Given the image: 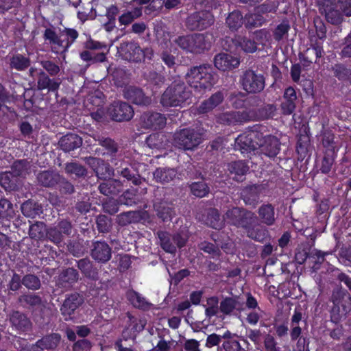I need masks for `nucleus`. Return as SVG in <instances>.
I'll return each instance as SVG.
<instances>
[{"instance_id":"1","label":"nucleus","mask_w":351,"mask_h":351,"mask_svg":"<svg viewBox=\"0 0 351 351\" xmlns=\"http://www.w3.org/2000/svg\"><path fill=\"white\" fill-rule=\"evenodd\" d=\"M186 79L195 95L210 90L217 82L212 67L207 64L192 68L186 74Z\"/></svg>"},{"instance_id":"2","label":"nucleus","mask_w":351,"mask_h":351,"mask_svg":"<svg viewBox=\"0 0 351 351\" xmlns=\"http://www.w3.org/2000/svg\"><path fill=\"white\" fill-rule=\"evenodd\" d=\"M255 219L253 214L250 212H244L238 208H233L232 210H228L224 218V220L227 221L228 223L247 228L249 237L258 241H263L267 237V230L265 229H259V228H256L255 230L254 228H250L247 225L248 220L250 221V224L251 225Z\"/></svg>"},{"instance_id":"3","label":"nucleus","mask_w":351,"mask_h":351,"mask_svg":"<svg viewBox=\"0 0 351 351\" xmlns=\"http://www.w3.org/2000/svg\"><path fill=\"white\" fill-rule=\"evenodd\" d=\"M191 101V93L180 80H175L164 92L160 103L166 107H184Z\"/></svg>"},{"instance_id":"4","label":"nucleus","mask_w":351,"mask_h":351,"mask_svg":"<svg viewBox=\"0 0 351 351\" xmlns=\"http://www.w3.org/2000/svg\"><path fill=\"white\" fill-rule=\"evenodd\" d=\"M45 37L51 44V49L55 53L64 52L77 37V33L74 29H65L59 35L51 29H47Z\"/></svg>"},{"instance_id":"5","label":"nucleus","mask_w":351,"mask_h":351,"mask_svg":"<svg viewBox=\"0 0 351 351\" xmlns=\"http://www.w3.org/2000/svg\"><path fill=\"white\" fill-rule=\"evenodd\" d=\"M213 41L211 35L194 34L180 36L175 42L183 49L190 52L199 53L210 47Z\"/></svg>"},{"instance_id":"6","label":"nucleus","mask_w":351,"mask_h":351,"mask_svg":"<svg viewBox=\"0 0 351 351\" xmlns=\"http://www.w3.org/2000/svg\"><path fill=\"white\" fill-rule=\"evenodd\" d=\"M332 319L337 322L345 316L351 309V298L346 291L339 289L333 293Z\"/></svg>"},{"instance_id":"7","label":"nucleus","mask_w":351,"mask_h":351,"mask_svg":"<svg viewBox=\"0 0 351 351\" xmlns=\"http://www.w3.org/2000/svg\"><path fill=\"white\" fill-rule=\"evenodd\" d=\"M202 134L193 129H183L176 132L173 137V145L185 150L192 149L202 142Z\"/></svg>"},{"instance_id":"8","label":"nucleus","mask_w":351,"mask_h":351,"mask_svg":"<svg viewBox=\"0 0 351 351\" xmlns=\"http://www.w3.org/2000/svg\"><path fill=\"white\" fill-rule=\"evenodd\" d=\"M268 116L258 115L254 110H245L242 112H225L218 117V121L223 124H234L251 120H258Z\"/></svg>"},{"instance_id":"9","label":"nucleus","mask_w":351,"mask_h":351,"mask_svg":"<svg viewBox=\"0 0 351 351\" xmlns=\"http://www.w3.org/2000/svg\"><path fill=\"white\" fill-rule=\"evenodd\" d=\"M262 133L256 130L247 131L239 135L235 140V149L241 153H248L257 149L256 142L261 141Z\"/></svg>"},{"instance_id":"10","label":"nucleus","mask_w":351,"mask_h":351,"mask_svg":"<svg viewBox=\"0 0 351 351\" xmlns=\"http://www.w3.org/2000/svg\"><path fill=\"white\" fill-rule=\"evenodd\" d=\"M241 84L243 89L247 92L257 93L264 88L265 81L263 75L249 70L243 74L241 79Z\"/></svg>"},{"instance_id":"11","label":"nucleus","mask_w":351,"mask_h":351,"mask_svg":"<svg viewBox=\"0 0 351 351\" xmlns=\"http://www.w3.org/2000/svg\"><path fill=\"white\" fill-rule=\"evenodd\" d=\"M108 114L114 121L130 120L133 117L132 107L125 102H114L108 109Z\"/></svg>"},{"instance_id":"12","label":"nucleus","mask_w":351,"mask_h":351,"mask_svg":"<svg viewBox=\"0 0 351 351\" xmlns=\"http://www.w3.org/2000/svg\"><path fill=\"white\" fill-rule=\"evenodd\" d=\"M257 149L268 157H274L279 152V141L278 138L271 135H263L261 137V141L256 142Z\"/></svg>"},{"instance_id":"13","label":"nucleus","mask_w":351,"mask_h":351,"mask_svg":"<svg viewBox=\"0 0 351 351\" xmlns=\"http://www.w3.org/2000/svg\"><path fill=\"white\" fill-rule=\"evenodd\" d=\"M119 53L125 60L134 62H141L144 59L143 49L134 43L123 44L119 49Z\"/></svg>"},{"instance_id":"14","label":"nucleus","mask_w":351,"mask_h":351,"mask_svg":"<svg viewBox=\"0 0 351 351\" xmlns=\"http://www.w3.org/2000/svg\"><path fill=\"white\" fill-rule=\"evenodd\" d=\"M158 237L160 240V243L162 247L167 252L173 253L176 251L175 244L179 247H182L186 241V235L185 234H177L172 238V241H173V244L171 242V239L169 235L165 232H161L158 233Z\"/></svg>"},{"instance_id":"15","label":"nucleus","mask_w":351,"mask_h":351,"mask_svg":"<svg viewBox=\"0 0 351 351\" xmlns=\"http://www.w3.org/2000/svg\"><path fill=\"white\" fill-rule=\"evenodd\" d=\"M215 67L223 71H229L239 66L240 60L230 54L221 53L215 56L214 59Z\"/></svg>"},{"instance_id":"16","label":"nucleus","mask_w":351,"mask_h":351,"mask_svg":"<svg viewBox=\"0 0 351 351\" xmlns=\"http://www.w3.org/2000/svg\"><path fill=\"white\" fill-rule=\"evenodd\" d=\"M143 127L154 130L162 128L166 123V119L160 113H147L141 117Z\"/></svg>"},{"instance_id":"17","label":"nucleus","mask_w":351,"mask_h":351,"mask_svg":"<svg viewBox=\"0 0 351 351\" xmlns=\"http://www.w3.org/2000/svg\"><path fill=\"white\" fill-rule=\"evenodd\" d=\"M213 23L212 15L209 12H202L188 19V24L191 29H204Z\"/></svg>"},{"instance_id":"18","label":"nucleus","mask_w":351,"mask_h":351,"mask_svg":"<svg viewBox=\"0 0 351 351\" xmlns=\"http://www.w3.org/2000/svg\"><path fill=\"white\" fill-rule=\"evenodd\" d=\"M82 298L77 293H73L69 295L64 301L62 308V313L65 319H71V315L75 310L82 304Z\"/></svg>"},{"instance_id":"19","label":"nucleus","mask_w":351,"mask_h":351,"mask_svg":"<svg viewBox=\"0 0 351 351\" xmlns=\"http://www.w3.org/2000/svg\"><path fill=\"white\" fill-rule=\"evenodd\" d=\"M125 97L129 101L137 105H147L151 102L149 97L145 96L141 90L134 88L128 87L124 91Z\"/></svg>"},{"instance_id":"20","label":"nucleus","mask_w":351,"mask_h":351,"mask_svg":"<svg viewBox=\"0 0 351 351\" xmlns=\"http://www.w3.org/2000/svg\"><path fill=\"white\" fill-rule=\"evenodd\" d=\"M297 95L295 90L292 87L287 88L284 93L283 101L281 105L282 113L291 114L295 108V100Z\"/></svg>"},{"instance_id":"21","label":"nucleus","mask_w":351,"mask_h":351,"mask_svg":"<svg viewBox=\"0 0 351 351\" xmlns=\"http://www.w3.org/2000/svg\"><path fill=\"white\" fill-rule=\"evenodd\" d=\"M92 256L100 262H106L111 257V250L104 242H96L92 250Z\"/></svg>"},{"instance_id":"22","label":"nucleus","mask_w":351,"mask_h":351,"mask_svg":"<svg viewBox=\"0 0 351 351\" xmlns=\"http://www.w3.org/2000/svg\"><path fill=\"white\" fill-rule=\"evenodd\" d=\"M82 139L75 134H68L60 140L59 144L63 150L69 152L81 146Z\"/></svg>"},{"instance_id":"23","label":"nucleus","mask_w":351,"mask_h":351,"mask_svg":"<svg viewBox=\"0 0 351 351\" xmlns=\"http://www.w3.org/2000/svg\"><path fill=\"white\" fill-rule=\"evenodd\" d=\"M220 309L221 312L226 314L230 313L234 309L241 312L244 310V304L238 298H226L221 302Z\"/></svg>"},{"instance_id":"24","label":"nucleus","mask_w":351,"mask_h":351,"mask_svg":"<svg viewBox=\"0 0 351 351\" xmlns=\"http://www.w3.org/2000/svg\"><path fill=\"white\" fill-rule=\"evenodd\" d=\"M146 141L148 146L152 149H166L169 144L167 136L162 133H155L149 135Z\"/></svg>"},{"instance_id":"25","label":"nucleus","mask_w":351,"mask_h":351,"mask_svg":"<svg viewBox=\"0 0 351 351\" xmlns=\"http://www.w3.org/2000/svg\"><path fill=\"white\" fill-rule=\"evenodd\" d=\"M60 340V336L58 334H53L47 336L38 341L36 346L32 347V350H38L40 348L43 349H53L55 348L59 343Z\"/></svg>"},{"instance_id":"26","label":"nucleus","mask_w":351,"mask_h":351,"mask_svg":"<svg viewBox=\"0 0 351 351\" xmlns=\"http://www.w3.org/2000/svg\"><path fill=\"white\" fill-rule=\"evenodd\" d=\"M232 42L236 47H240L246 53H253L257 49L256 43L250 38L239 36L234 39Z\"/></svg>"},{"instance_id":"27","label":"nucleus","mask_w":351,"mask_h":351,"mask_svg":"<svg viewBox=\"0 0 351 351\" xmlns=\"http://www.w3.org/2000/svg\"><path fill=\"white\" fill-rule=\"evenodd\" d=\"M176 171L173 169H158L154 173L155 180L160 183L165 184L176 178Z\"/></svg>"},{"instance_id":"28","label":"nucleus","mask_w":351,"mask_h":351,"mask_svg":"<svg viewBox=\"0 0 351 351\" xmlns=\"http://www.w3.org/2000/svg\"><path fill=\"white\" fill-rule=\"evenodd\" d=\"M162 47L164 49L163 52L162 53V60L165 62L166 65L169 67L173 66L176 63V58L173 54H169L170 53H176V49L171 47V43H165L162 45Z\"/></svg>"},{"instance_id":"29","label":"nucleus","mask_w":351,"mask_h":351,"mask_svg":"<svg viewBox=\"0 0 351 351\" xmlns=\"http://www.w3.org/2000/svg\"><path fill=\"white\" fill-rule=\"evenodd\" d=\"M223 95L221 93L213 95L208 100L204 102L199 107V112L205 113L217 106L221 102Z\"/></svg>"},{"instance_id":"30","label":"nucleus","mask_w":351,"mask_h":351,"mask_svg":"<svg viewBox=\"0 0 351 351\" xmlns=\"http://www.w3.org/2000/svg\"><path fill=\"white\" fill-rule=\"evenodd\" d=\"M231 175H234L232 178L237 180H241L242 176L247 172V167L242 161L232 163L230 166Z\"/></svg>"},{"instance_id":"31","label":"nucleus","mask_w":351,"mask_h":351,"mask_svg":"<svg viewBox=\"0 0 351 351\" xmlns=\"http://www.w3.org/2000/svg\"><path fill=\"white\" fill-rule=\"evenodd\" d=\"M226 23L232 30H237L243 24V16L239 11L231 12L226 19Z\"/></svg>"},{"instance_id":"32","label":"nucleus","mask_w":351,"mask_h":351,"mask_svg":"<svg viewBox=\"0 0 351 351\" xmlns=\"http://www.w3.org/2000/svg\"><path fill=\"white\" fill-rule=\"evenodd\" d=\"M59 179L58 174L49 172L43 171L38 176V182L45 186H53Z\"/></svg>"},{"instance_id":"33","label":"nucleus","mask_w":351,"mask_h":351,"mask_svg":"<svg viewBox=\"0 0 351 351\" xmlns=\"http://www.w3.org/2000/svg\"><path fill=\"white\" fill-rule=\"evenodd\" d=\"M127 297L131 304L136 308H146L149 306V304L145 299L135 291H131L128 292Z\"/></svg>"},{"instance_id":"34","label":"nucleus","mask_w":351,"mask_h":351,"mask_svg":"<svg viewBox=\"0 0 351 351\" xmlns=\"http://www.w3.org/2000/svg\"><path fill=\"white\" fill-rule=\"evenodd\" d=\"M180 350V348L176 341H165L160 339L158 342L157 345L154 348L153 351H171Z\"/></svg>"},{"instance_id":"35","label":"nucleus","mask_w":351,"mask_h":351,"mask_svg":"<svg viewBox=\"0 0 351 351\" xmlns=\"http://www.w3.org/2000/svg\"><path fill=\"white\" fill-rule=\"evenodd\" d=\"M259 215L263 221L267 225H271L274 221V208L269 205L262 206L259 210Z\"/></svg>"},{"instance_id":"36","label":"nucleus","mask_w":351,"mask_h":351,"mask_svg":"<svg viewBox=\"0 0 351 351\" xmlns=\"http://www.w3.org/2000/svg\"><path fill=\"white\" fill-rule=\"evenodd\" d=\"M60 232L58 235L55 236L56 232L55 230H51L49 232V237H52V240L55 243H60L62 240V233L69 234L71 232V226L70 223L67 221H62L60 223Z\"/></svg>"},{"instance_id":"37","label":"nucleus","mask_w":351,"mask_h":351,"mask_svg":"<svg viewBox=\"0 0 351 351\" xmlns=\"http://www.w3.org/2000/svg\"><path fill=\"white\" fill-rule=\"evenodd\" d=\"M91 160L94 164L97 163L99 165L98 167L95 169V171L99 178L106 179L111 176L112 171L106 164L104 162L99 164V160L96 158H92Z\"/></svg>"},{"instance_id":"38","label":"nucleus","mask_w":351,"mask_h":351,"mask_svg":"<svg viewBox=\"0 0 351 351\" xmlns=\"http://www.w3.org/2000/svg\"><path fill=\"white\" fill-rule=\"evenodd\" d=\"M253 39L254 40H256V45L258 44L267 46L269 45L271 43V35L267 31L261 29L254 34Z\"/></svg>"},{"instance_id":"39","label":"nucleus","mask_w":351,"mask_h":351,"mask_svg":"<svg viewBox=\"0 0 351 351\" xmlns=\"http://www.w3.org/2000/svg\"><path fill=\"white\" fill-rule=\"evenodd\" d=\"M87 47L90 49H101L102 52L95 56L94 59L95 62H104L105 60V53L108 51V48L106 45H103L98 42H89L87 43Z\"/></svg>"},{"instance_id":"40","label":"nucleus","mask_w":351,"mask_h":351,"mask_svg":"<svg viewBox=\"0 0 351 351\" xmlns=\"http://www.w3.org/2000/svg\"><path fill=\"white\" fill-rule=\"evenodd\" d=\"M218 299L216 297H211L207 300L206 305V314L210 317L215 316L218 312Z\"/></svg>"},{"instance_id":"41","label":"nucleus","mask_w":351,"mask_h":351,"mask_svg":"<svg viewBox=\"0 0 351 351\" xmlns=\"http://www.w3.org/2000/svg\"><path fill=\"white\" fill-rule=\"evenodd\" d=\"M141 15V10L136 8L132 12H128L123 14L119 17V22L123 25H128L134 19L138 18Z\"/></svg>"},{"instance_id":"42","label":"nucleus","mask_w":351,"mask_h":351,"mask_svg":"<svg viewBox=\"0 0 351 351\" xmlns=\"http://www.w3.org/2000/svg\"><path fill=\"white\" fill-rule=\"evenodd\" d=\"M191 191L194 195L202 197L208 193V188L203 182H195L191 185Z\"/></svg>"},{"instance_id":"43","label":"nucleus","mask_w":351,"mask_h":351,"mask_svg":"<svg viewBox=\"0 0 351 351\" xmlns=\"http://www.w3.org/2000/svg\"><path fill=\"white\" fill-rule=\"evenodd\" d=\"M207 224L215 229H219L223 226V221L220 220L217 210H211L208 216Z\"/></svg>"},{"instance_id":"44","label":"nucleus","mask_w":351,"mask_h":351,"mask_svg":"<svg viewBox=\"0 0 351 351\" xmlns=\"http://www.w3.org/2000/svg\"><path fill=\"white\" fill-rule=\"evenodd\" d=\"M10 64L16 69L23 70L28 66L29 60L21 55H16L12 58Z\"/></svg>"},{"instance_id":"45","label":"nucleus","mask_w":351,"mask_h":351,"mask_svg":"<svg viewBox=\"0 0 351 351\" xmlns=\"http://www.w3.org/2000/svg\"><path fill=\"white\" fill-rule=\"evenodd\" d=\"M45 232V228L42 223L33 224L29 228V235L34 239H41L44 236Z\"/></svg>"},{"instance_id":"46","label":"nucleus","mask_w":351,"mask_h":351,"mask_svg":"<svg viewBox=\"0 0 351 351\" xmlns=\"http://www.w3.org/2000/svg\"><path fill=\"white\" fill-rule=\"evenodd\" d=\"M129 318L132 325V335H134L136 333L139 332L144 329L146 324L145 320L130 317Z\"/></svg>"},{"instance_id":"47","label":"nucleus","mask_w":351,"mask_h":351,"mask_svg":"<svg viewBox=\"0 0 351 351\" xmlns=\"http://www.w3.org/2000/svg\"><path fill=\"white\" fill-rule=\"evenodd\" d=\"M289 28V25L286 22L278 25L274 33V38L278 41L282 39L287 34Z\"/></svg>"},{"instance_id":"48","label":"nucleus","mask_w":351,"mask_h":351,"mask_svg":"<svg viewBox=\"0 0 351 351\" xmlns=\"http://www.w3.org/2000/svg\"><path fill=\"white\" fill-rule=\"evenodd\" d=\"M23 284L27 288L37 289L40 287L39 279L33 275H27L24 277Z\"/></svg>"},{"instance_id":"49","label":"nucleus","mask_w":351,"mask_h":351,"mask_svg":"<svg viewBox=\"0 0 351 351\" xmlns=\"http://www.w3.org/2000/svg\"><path fill=\"white\" fill-rule=\"evenodd\" d=\"M65 169L68 173L75 174L78 177L85 175L86 173V169L82 166L75 163L67 164Z\"/></svg>"},{"instance_id":"50","label":"nucleus","mask_w":351,"mask_h":351,"mask_svg":"<svg viewBox=\"0 0 351 351\" xmlns=\"http://www.w3.org/2000/svg\"><path fill=\"white\" fill-rule=\"evenodd\" d=\"M12 213V204L6 199L0 200V217H7Z\"/></svg>"},{"instance_id":"51","label":"nucleus","mask_w":351,"mask_h":351,"mask_svg":"<svg viewBox=\"0 0 351 351\" xmlns=\"http://www.w3.org/2000/svg\"><path fill=\"white\" fill-rule=\"evenodd\" d=\"M35 205L32 202H28L22 204L21 210L24 215L28 217H34L36 215L39 213L38 209L34 208Z\"/></svg>"},{"instance_id":"52","label":"nucleus","mask_w":351,"mask_h":351,"mask_svg":"<svg viewBox=\"0 0 351 351\" xmlns=\"http://www.w3.org/2000/svg\"><path fill=\"white\" fill-rule=\"evenodd\" d=\"M263 21V17L257 14H252L245 16V25L248 27L261 25Z\"/></svg>"},{"instance_id":"53","label":"nucleus","mask_w":351,"mask_h":351,"mask_svg":"<svg viewBox=\"0 0 351 351\" xmlns=\"http://www.w3.org/2000/svg\"><path fill=\"white\" fill-rule=\"evenodd\" d=\"M14 176L11 172H5L0 174V184L5 189H11L10 183Z\"/></svg>"},{"instance_id":"54","label":"nucleus","mask_w":351,"mask_h":351,"mask_svg":"<svg viewBox=\"0 0 351 351\" xmlns=\"http://www.w3.org/2000/svg\"><path fill=\"white\" fill-rule=\"evenodd\" d=\"M57 86L56 83H52L51 80L45 75L40 77L38 82V86L40 89L48 88L50 90H56Z\"/></svg>"},{"instance_id":"55","label":"nucleus","mask_w":351,"mask_h":351,"mask_svg":"<svg viewBox=\"0 0 351 351\" xmlns=\"http://www.w3.org/2000/svg\"><path fill=\"white\" fill-rule=\"evenodd\" d=\"M26 169V162L22 160H18L13 164L12 173L14 176H20L22 175Z\"/></svg>"},{"instance_id":"56","label":"nucleus","mask_w":351,"mask_h":351,"mask_svg":"<svg viewBox=\"0 0 351 351\" xmlns=\"http://www.w3.org/2000/svg\"><path fill=\"white\" fill-rule=\"evenodd\" d=\"M223 348L226 351H239L241 346L237 340L228 339L223 343Z\"/></svg>"},{"instance_id":"57","label":"nucleus","mask_w":351,"mask_h":351,"mask_svg":"<svg viewBox=\"0 0 351 351\" xmlns=\"http://www.w3.org/2000/svg\"><path fill=\"white\" fill-rule=\"evenodd\" d=\"M185 351H200L199 344L194 339L187 340L184 344Z\"/></svg>"},{"instance_id":"58","label":"nucleus","mask_w":351,"mask_h":351,"mask_svg":"<svg viewBox=\"0 0 351 351\" xmlns=\"http://www.w3.org/2000/svg\"><path fill=\"white\" fill-rule=\"evenodd\" d=\"M265 346L267 351H277L276 342L271 335H267L265 339Z\"/></svg>"},{"instance_id":"59","label":"nucleus","mask_w":351,"mask_h":351,"mask_svg":"<svg viewBox=\"0 0 351 351\" xmlns=\"http://www.w3.org/2000/svg\"><path fill=\"white\" fill-rule=\"evenodd\" d=\"M43 66L51 75H56L60 71L59 67L56 64L49 61L44 62Z\"/></svg>"},{"instance_id":"60","label":"nucleus","mask_w":351,"mask_h":351,"mask_svg":"<svg viewBox=\"0 0 351 351\" xmlns=\"http://www.w3.org/2000/svg\"><path fill=\"white\" fill-rule=\"evenodd\" d=\"M244 96L242 94H238L237 95L233 96L230 98V102L232 105L236 108H239L243 106L244 104Z\"/></svg>"},{"instance_id":"61","label":"nucleus","mask_w":351,"mask_h":351,"mask_svg":"<svg viewBox=\"0 0 351 351\" xmlns=\"http://www.w3.org/2000/svg\"><path fill=\"white\" fill-rule=\"evenodd\" d=\"M221 341L220 336L216 334H212L207 337L206 346L208 348L213 347L219 343Z\"/></svg>"},{"instance_id":"62","label":"nucleus","mask_w":351,"mask_h":351,"mask_svg":"<svg viewBox=\"0 0 351 351\" xmlns=\"http://www.w3.org/2000/svg\"><path fill=\"white\" fill-rule=\"evenodd\" d=\"M200 248L203 251H204V252H207L208 254H213V256L218 254V250H217L215 248V247L214 246V245L212 244V243H202L201 244Z\"/></svg>"},{"instance_id":"63","label":"nucleus","mask_w":351,"mask_h":351,"mask_svg":"<svg viewBox=\"0 0 351 351\" xmlns=\"http://www.w3.org/2000/svg\"><path fill=\"white\" fill-rule=\"evenodd\" d=\"M108 220L105 216H99L97 219L98 228L101 232H105L108 228Z\"/></svg>"},{"instance_id":"64","label":"nucleus","mask_w":351,"mask_h":351,"mask_svg":"<svg viewBox=\"0 0 351 351\" xmlns=\"http://www.w3.org/2000/svg\"><path fill=\"white\" fill-rule=\"evenodd\" d=\"M341 3V9L343 12L348 16H351V0H348V1H343V2H339Z\"/></svg>"}]
</instances>
